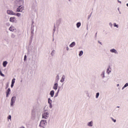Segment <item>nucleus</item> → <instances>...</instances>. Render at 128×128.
Segmentation results:
<instances>
[{
    "label": "nucleus",
    "mask_w": 128,
    "mask_h": 128,
    "mask_svg": "<svg viewBox=\"0 0 128 128\" xmlns=\"http://www.w3.org/2000/svg\"><path fill=\"white\" fill-rule=\"evenodd\" d=\"M64 80H66V76L64 75H62V78L60 80V82H64Z\"/></svg>",
    "instance_id": "nucleus-20"
},
{
    "label": "nucleus",
    "mask_w": 128,
    "mask_h": 128,
    "mask_svg": "<svg viewBox=\"0 0 128 128\" xmlns=\"http://www.w3.org/2000/svg\"><path fill=\"white\" fill-rule=\"evenodd\" d=\"M118 2H119V4H122V2L120 1V0H118Z\"/></svg>",
    "instance_id": "nucleus-46"
},
{
    "label": "nucleus",
    "mask_w": 128,
    "mask_h": 128,
    "mask_svg": "<svg viewBox=\"0 0 128 128\" xmlns=\"http://www.w3.org/2000/svg\"><path fill=\"white\" fill-rule=\"evenodd\" d=\"M68 0V2H70V0Z\"/></svg>",
    "instance_id": "nucleus-54"
},
{
    "label": "nucleus",
    "mask_w": 128,
    "mask_h": 128,
    "mask_svg": "<svg viewBox=\"0 0 128 128\" xmlns=\"http://www.w3.org/2000/svg\"><path fill=\"white\" fill-rule=\"evenodd\" d=\"M14 16H22V14H20V13H15V14H14Z\"/></svg>",
    "instance_id": "nucleus-26"
},
{
    "label": "nucleus",
    "mask_w": 128,
    "mask_h": 128,
    "mask_svg": "<svg viewBox=\"0 0 128 128\" xmlns=\"http://www.w3.org/2000/svg\"><path fill=\"white\" fill-rule=\"evenodd\" d=\"M22 10H24V8H22V6H20L17 9L16 12H20L22 11Z\"/></svg>",
    "instance_id": "nucleus-10"
},
{
    "label": "nucleus",
    "mask_w": 128,
    "mask_h": 128,
    "mask_svg": "<svg viewBox=\"0 0 128 128\" xmlns=\"http://www.w3.org/2000/svg\"><path fill=\"white\" fill-rule=\"evenodd\" d=\"M24 62H26V55H25L24 56Z\"/></svg>",
    "instance_id": "nucleus-38"
},
{
    "label": "nucleus",
    "mask_w": 128,
    "mask_h": 128,
    "mask_svg": "<svg viewBox=\"0 0 128 128\" xmlns=\"http://www.w3.org/2000/svg\"><path fill=\"white\" fill-rule=\"evenodd\" d=\"M86 30H88V25L86 26Z\"/></svg>",
    "instance_id": "nucleus-45"
},
{
    "label": "nucleus",
    "mask_w": 128,
    "mask_h": 128,
    "mask_svg": "<svg viewBox=\"0 0 128 128\" xmlns=\"http://www.w3.org/2000/svg\"><path fill=\"white\" fill-rule=\"evenodd\" d=\"M16 30V28L14 26H10V27L9 28V30H10V32H14Z\"/></svg>",
    "instance_id": "nucleus-13"
},
{
    "label": "nucleus",
    "mask_w": 128,
    "mask_h": 128,
    "mask_svg": "<svg viewBox=\"0 0 128 128\" xmlns=\"http://www.w3.org/2000/svg\"><path fill=\"white\" fill-rule=\"evenodd\" d=\"M7 14H10L12 16H14V14H16V13L12 10H8Z\"/></svg>",
    "instance_id": "nucleus-6"
},
{
    "label": "nucleus",
    "mask_w": 128,
    "mask_h": 128,
    "mask_svg": "<svg viewBox=\"0 0 128 128\" xmlns=\"http://www.w3.org/2000/svg\"><path fill=\"white\" fill-rule=\"evenodd\" d=\"M117 108H120V106H118Z\"/></svg>",
    "instance_id": "nucleus-53"
},
{
    "label": "nucleus",
    "mask_w": 128,
    "mask_h": 128,
    "mask_svg": "<svg viewBox=\"0 0 128 128\" xmlns=\"http://www.w3.org/2000/svg\"><path fill=\"white\" fill-rule=\"evenodd\" d=\"M84 54V51L81 50L79 52V56H82Z\"/></svg>",
    "instance_id": "nucleus-24"
},
{
    "label": "nucleus",
    "mask_w": 128,
    "mask_h": 128,
    "mask_svg": "<svg viewBox=\"0 0 128 128\" xmlns=\"http://www.w3.org/2000/svg\"><path fill=\"white\" fill-rule=\"evenodd\" d=\"M66 49L67 51L70 50V48H68V46L66 47Z\"/></svg>",
    "instance_id": "nucleus-40"
},
{
    "label": "nucleus",
    "mask_w": 128,
    "mask_h": 128,
    "mask_svg": "<svg viewBox=\"0 0 128 128\" xmlns=\"http://www.w3.org/2000/svg\"><path fill=\"white\" fill-rule=\"evenodd\" d=\"M76 46V42H72L69 46L70 48H74Z\"/></svg>",
    "instance_id": "nucleus-19"
},
{
    "label": "nucleus",
    "mask_w": 128,
    "mask_h": 128,
    "mask_svg": "<svg viewBox=\"0 0 128 128\" xmlns=\"http://www.w3.org/2000/svg\"><path fill=\"white\" fill-rule=\"evenodd\" d=\"M98 96H100V92H97L96 94V98H98Z\"/></svg>",
    "instance_id": "nucleus-28"
},
{
    "label": "nucleus",
    "mask_w": 128,
    "mask_h": 128,
    "mask_svg": "<svg viewBox=\"0 0 128 128\" xmlns=\"http://www.w3.org/2000/svg\"><path fill=\"white\" fill-rule=\"evenodd\" d=\"M92 12H91L90 14V15L88 16V20H90V16H92Z\"/></svg>",
    "instance_id": "nucleus-31"
},
{
    "label": "nucleus",
    "mask_w": 128,
    "mask_h": 128,
    "mask_svg": "<svg viewBox=\"0 0 128 128\" xmlns=\"http://www.w3.org/2000/svg\"><path fill=\"white\" fill-rule=\"evenodd\" d=\"M111 72H112V68H110V66H108V68L106 70V73L108 74H110Z\"/></svg>",
    "instance_id": "nucleus-12"
},
{
    "label": "nucleus",
    "mask_w": 128,
    "mask_h": 128,
    "mask_svg": "<svg viewBox=\"0 0 128 128\" xmlns=\"http://www.w3.org/2000/svg\"><path fill=\"white\" fill-rule=\"evenodd\" d=\"M120 86V84H117V86Z\"/></svg>",
    "instance_id": "nucleus-50"
},
{
    "label": "nucleus",
    "mask_w": 128,
    "mask_h": 128,
    "mask_svg": "<svg viewBox=\"0 0 128 128\" xmlns=\"http://www.w3.org/2000/svg\"><path fill=\"white\" fill-rule=\"evenodd\" d=\"M124 86L125 87V88H126V86H128V83H126V84L124 85Z\"/></svg>",
    "instance_id": "nucleus-39"
},
{
    "label": "nucleus",
    "mask_w": 128,
    "mask_h": 128,
    "mask_svg": "<svg viewBox=\"0 0 128 128\" xmlns=\"http://www.w3.org/2000/svg\"><path fill=\"white\" fill-rule=\"evenodd\" d=\"M50 94L51 98H54V90H51L50 92Z\"/></svg>",
    "instance_id": "nucleus-17"
},
{
    "label": "nucleus",
    "mask_w": 128,
    "mask_h": 128,
    "mask_svg": "<svg viewBox=\"0 0 128 128\" xmlns=\"http://www.w3.org/2000/svg\"><path fill=\"white\" fill-rule=\"evenodd\" d=\"M87 126H90V128H92V126H94V122L92 121H90V122H88L87 124Z\"/></svg>",
    "instance_id": "nucleus-14"
},
{
    "label": "nucleus",
    "mask_w": 128,
    "mask_h": 128,
    "mask_svg": "<svg viewBox=\"0 0 128 128\" xmlns=\"http://www.w3.org/2000/svg\"><path fill=\"white\" fill-rule=\"evenodd\" d=\"M109 26H110V28H112V22H110L109 23Z\"/></svg>",
    "instance_id": "nucleus-36"
},
{
    "label": "nucleus",
    "mask_w": 128,
    "mask_h": 128,
    "mask_svg": "<svg viewBox=\"0 0 128 128\" xmlns=\"http://www.w3.org/2000/svg\"><path fill=\"white\" fill-rule=\"evenodd\" d=\"M104 74H105V72L104 70H103L100 74V76L102 78H106Z\"/></svg>",
    "instance_id": "nucleus-18"
},
{
    "label": "nucleus",
    "mask_w": 128,
    "mask_h": 128,
    "mask_svg": "<svg viewBox=\"0 0 128 128\" xmlns=\"http://www.w3.org/2000/svg\"><path fill=\"white\" fill-rule=\"evenodd\" d=\"M8 120H12V116L9 115L8 117Z\"/></svg>",
    "instance_id": "nucleus-35"
},
{
    "label": "nucleus",
    "mask_w": 128,
    "mask_h": 128,
    "mask_svg": "<svg viewBox=\"0 0 128 128\" xmlns=\"http://www.w3.org/2000/svg\"><path fill=\"white\" fill-rule=\"evenodd\" d=\"M0 76H4V74H2V70H0Z\"/></svg>",
    "instance_id": "nucleus-32"
},
{
    "label": "nucleus",
    "mask_w": 128,
    "mask_h": 128,
    "mask_svg": "<svg viewBox=\"0 0 128 128\" xmlns=\"http://www.w3.org/2000/svg\"><path fill=\"white\" fill-rule=\"evenodd\" d=\"M18 2L20 4V6H22V5L24 4V0H18Z\"/></svg>",
    "instance_id": "nucleus-11"
},
{
    "label": "nucleus",
    "mask_w": 128,
    "mask_h": 128,
    "mask_svg": "<svg viewBox=\"0 0 128 128\" xmlns=\"http://www.w3.org/2000/svg\"><path fill=\"white\" fill-rule=\"evenodd\" d=\"M46 124H48V122H46V120H41V121L40 122L39 126H40V128H46Z\"/></svg>",
    "instance_id": "nucleus-2"
},
{
    "label": "nucleus",
    "mask_w": 128,
    "mask_h": 128,
    "mask_svg": "<svg viewBox=\"0 0 128 128\" xmlns=\"http://www.w3.org/2000/svg\"><path fill=\"white\" fill-rule=\"evenodd\" d=\"M126 6L128 7V3L126 4Z\"/></svg>",
    "instance_id": "nucleus-51"
},
{
    "label": "nucleus",
    "mask_w": 128,
    "mask_h": 128,
    "mask_svg": "<svg viewBox=\"0 0 128 128\" xmlns=\"http://www.w3.org/2000/svg\"><path fill=\"white\" fill-rule=\"evenodd\" d=\"M16 96H14L11 98V100H10L11 106H12L14 104V102H16Z\"/></svg>",
    "instance_id": "nucleus-3"
},
{
    "label": "nucleus",
    "mask_w": 128,
    "mask_h": 128,
    "mask_svg": "<svg viewBox=\"0 0 128 128\" xmlns=\"http://www.w3.org/2000/svg\"><path fill=\"white\" fill-rule=\"evenodd\" d=\"M98 44H102V42H100V41H98Z\"/></svg>",
    "instance_id": "nucleus-49"
},
{
    "label": "nucleus",
    "mask_w": 128,
    "mask_h": 128,
    "mask_svg": "<svg viewBox=\"0 0 128 128\" xmlns=\"http://www.w3.org/2000/svg\"><path fill=\"white\" fill-rule=\"evenodd\" d=\"M50 104V106H49L50 108H52V104Z\"/></svg>",
    "instance_id": "nucleus-34"
},
{
    "label": "nucleus",
    "mask_w": 128,
    "mask_h": 128,
    "mask_svg": "<svg viewBox=\"0 0 128 128\" xmlns=\"http://www.w3.org/2000/svg\"><path fill=\"white\" fill-rule=\"evenodd\" d=\"M16 20V17H10V22H14Z\"/></svg>",
    "instance_id": "nucleus-16"
},
{
    "label": "nucleus",
    "mask_w": 128,
    "mask_h": 128,
    "mask_svg": "<svg viewBox=\"0 0 128 128\" xmlns=\"http://www.w3.org/2000/svg\"><path fill=\"white\" fill-rule=\"evenodd\" d=\"M52 100H50V98H48V104H52Z\"/></svg>",
    "instance_id": "nucleus-27"
},
{
    "label": "nucleus",
    "mask_w": 128,
    "mask_h": 128,
    "mask_svg": "<svg viewBox=\"0 0 128 128\" xmlns=\"http://www.w3.org/2000/svg\"><path fill=\"white\" fill-rule=\"evenodd\" d=\"M76 28H78L80 26H82V24L80 23V22H78L76 23Z\"/></svg>",
    "instance_id": "nucleus-21"
},
{
    "label": "nucleus",
    "mask_w": 128,
    "mask_h": 128,
    "mask_svg": "<svg viewBox=\"0 0 128 128\" xmlns=\"http://www.w3.org/2000/svg\"><path fill=\"white\" fill-rule=\"evenodd\" d=\"M59 80H60V75L58 74L56 77L55 82L58 83V82Z\"/></svg>",
    "instance_id": "nucleus-15"
},
{
    "label": "nucleus",
    "mask_w": 128,
    "mask_h": 128,
    "mask_svg": "<svg viewBox=\"0 0 128 128\" xmlns=\"http://www.w3.org/2000/svg\"><path fill=\"white\" fill-rule=\"evenodd\" d=\"M60 24V20H57V24Z\"/></svg>",
    "instance_id": "nucleus-33"
},
{
    "label": "nucleus",
    "mask_w": 128,
    "mask_h": 128,
    "mask_svg": "<svg viewBox=\"0 0 128 128\" xmlns=\"http://www.w3.org/2000/svg\"><path fill=\"white\" fill-rule=\"evenodd\" d=\"M124 88H126L124 86L122 88V90H124Z\"/></svg>",
    "instance_id": "nucleus-47"
},
{
    "label": "nucleus",
    "mask_w": 128,
    "mask_h": 128,
    "mask_svg": "<svg viewBox=\"0 0 128 128\" xmlns=\"http://www.w3.org/2000/svg\"><path fill=\"white\" fill-rule=\"evenodd\" d=\"M55 52H56V50H53L50 53V56H54V55Z\"/></svg>",
    "instance_id": "nucleus-23"
},
{
    "label": "nucleus",
    "mask_w": 128,
    "mask_h": 128,
    "mask_svg": "<svg viewBox=\"0 0 128 128\" xmlns=\"http://www.w3.org/2000/svg\"><path fill=\"white\" fill-rule=\"evenodd\" d=\"M58 92H56V95L54 96V98H56V96H58Z\"/></svg>",
    "instance_id": "nucleus-42"
},
{
    "label": "nucleus",
    "mask_w": 128,
    "mask_h": 128,
    "mask_svg": "<svg viewBox=\"0 0 128 128\" xmlns=\"http://www.w3.org/2000/svg\"><path fill=\"white\" fill-rule=\"evenodd\" d=\"M33 32H34V31H32V34H33Z\"/></svg>",
    "instance_id": "nucleus-52"
},
{
    "label": "nucleus",
    "mask_w": 128,
    "mask_h": 128,
    "mask_svg": "<svg viewBox=\"0 0 128 128\" xmlns=\"http://www.w3.org/2000/svg\"><path fill=\"white\" fill-rule=\"evenodd\" d=\"M58 84L57 82L54 84V85L53 86V90H58Z\"/></svg>",
    "instance_id": "nucleus-9"
},
{
    "label": "nucleus",
    "mask_w": 128,
    "mask_h": 128,
    "mask_svg": "<svg viewBox=\"0 0 128 128\" xmlns=\"http://www.w3.org/2000/svg\"><path fill=\"white\" fill-rule=\"evenodd\" d=\"M54 30H54V32H56V26H54Z\"/></svg>",
    "instance_id": "nucleus-41"
},
{
    "label": "nucleus",
    "mask_w": 128,
    "mask_h": 128,
    "mask_svg": "<svg viewBox=\"0 0 128 128\" xmlns=\"http://www.w3.org/2000/svg\"><path fill=\"white\" fill-rule=\"evenodd\" d=\"M96 34H97V33L96 34Z\"/></svg>",
    "instance_id": "nucleus-55"
},
{
    "label": "nucleus",
    "mask_w": 128,
    "mask_h": 128,
    "mask_svg": "<svg viewBox=\"0 0 128 128\" xmlns=\"http://www.w3.org/2000/svg\"><path fill=\"white\" fill-rule=\"evenodd\" d=\"M36 2L32 3V10H36Z\"/></svg>",
    "instance_id": "nucleus-8"
},
{
    "label": "nucleus",
    "mask_w": 128,
    "mask_h": 128,
    "mask_svg": "<svg viewBox=\"0 0 128 128\" xmlns=\"http://www.w3.org/2000/svg\"><path fill=\"white\" fill-rule=\"evenodd\" d=\"M10 88H8L6 92V97L8 98L10 94Z\"/></svg>",
    "instance_id": "nucleus-7"
},
{
    "label": "nucleus",
    "mask_w": 128,
    "mask_h": 128,
    "mask_svg": "<svg viewBox=\"0 0 128 128\" xmlns=\"http://www.w3.org/2000/svg\"><path fill=\"white\" fill-rule=\"evenodd\" d=\"M113 26L114 28H118V24H116V23H114Z\"/></svg>",
    "instance_id": "nucleus-25"
},
{
    "label": "nucleus",
    "mask_w": 128,
    "mask_h": 128,
    "mask_svg": "<svg viewBox=\"0 0 128 128\" xmlns=\"http://www.w3.org/2000/svg\"><path fill=\"white\" fill-rule=\"evenodd\" d=\"M50 117V112H48V110L44 109L43 112L42 114V118H45L46 120L48 118Z\"/></svg>",
    "instance_id": "nucleus-1"
},
{
    "label": "nucleus",
    "mask_w": 128,
    "mask_h": 128,
    "mask_svg": "<svg viewBox=\"0 0 128 128\" xmlns=\"http://www.w3.org/2000/svg\"><path fill=\"white\" fill-rule=\"evenodd\" d=\"M14 84H11V88H14Z\"/></svg>",
    "instance_id": "nucleus-44"
},
{
    "label": "nucleus",
    "mask_w": 128,
    "mask_h": 128,
    "mask_svg": "<svg viewBox=\"0 0 128 128\" xmlns=\"http://www.w3.org/2000/svg\"><path fill=\"white\" fill-rule=\"evenodd\" d=\"M57 92L58 93L60 92V88L58 89Z\"/></svg>",
    "instance_id": "nucleus-48"
},
{
    "label": "nucleus",
    "mask_w": 128,
    "mask_h": 128,
    "mask_svg": "<svg viewBox=\"0 0 128 128\" xmlns=\"http://www.w3.org/2000/svg\"><path fill=\"white\" fill-rule=\"evenodd\" d=\"M85 92L86 94H88V91H86Z\"/></svg>",
    "instance_id": "nucleus-43"
},
{
    "label": "nucleus",
    "mask_w": 128,
    "mask_h": 128,
    "mask_svg": "<svg viewBox=\"0 0 128 128\" xmlns=\"http://www.w3.org/2000/svg\"><path fill=\"white\" fill-rule=\"evenodd\" d=\"M112 118V122H116V120L114 119V118Z\"/></svg>",
    "instance_id": "nucleus-37"
},
{
    "label": "nucleus",
    "mask_w": 128,
    "mask_h": 128,
    "mask_svg": "<svg viewBox=\"0 0 128 128\" xmlns=\"http://www.w3.org/2000/svg\"><path fill=\"white\" fill-rule=\"evenodd\" d=\"M32 116L34 118H36V116H38V113L36 112L34 110H33L32 111Z\"/></svg>",
    "instance_id": "nucleus-5"
},
{
    "label": "nucleus",
    "mask_w": 128,
    "mask_h": 128,
    "mask_svg": "<svg viewBox=\"0 0 128 128\" xmlns=\"http://www.w3.org/2000/svg\"><path fill=\"white\" fill-rule=\"evenodd\" d=\"M14 82H16V78H13V79L12 80V84H14Z\"/></svg>",
    "instance_id": "nucleus-30"
},
{
    "label": "nucleus",
    "mask_w": 128,
    "mask_h": 128,
    "mask_svg": "<svg viewBox=\"0 0 128 128\" xmlns=\"http://www.w3.org/2000/svg\"><path fill=\"white\" fill-rule=\"evenodd\" d=\"M3 64V66L4 68H6V64H8V62L6 61H4L2 63Z\"/></svg>",
    "instance_id": "nucleus-22"
},
{
    "label": "nucleus",
    "mask_w": 128,
    "mask_h": 128,
    "mask_svg": "<svg viewBox=\"0 0 128 128\" xmlns=\"http://www.w3.org/2000/svg\"><path fill=\"white\" fill-rule=\"evenodd\" d=\"M110 52L115 54H118V50L114 48L110 50Z\"/></svg>",
    "instance_id": "nucleus-4"
},
{
    "label": "nucleus",
    "mask_w": 128,
    "mask_h": 128,
    "mask_svg": "<svg viewBox=\"0 0 128 128\" xmlns=\"http://www.w3.org/2000/svg\"><path fill=\"white\" fill-rule=\"evenodd\" d=\"M11 38H16V34H11Z\"/></svg>",
    "instance_id": "nucleus-29"
}]
</instances>
